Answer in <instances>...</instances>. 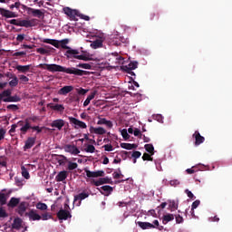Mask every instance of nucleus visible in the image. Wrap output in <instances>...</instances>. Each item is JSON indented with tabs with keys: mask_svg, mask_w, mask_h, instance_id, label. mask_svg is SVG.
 <instances>
[{
	"mask_svg": "<svg viewBox=\"0 0 232 232\" xmlns=\"http://www.w3.org/2000/svg\"><path fill=\"white\" fill-rule=\"evenodd\" d=\"M40 68H44V70H47V72H51L54 73V72H62L63 73H69L70 75H78L79 77H82V75H86V71L77 69L75 67L66 68L63 65L55 64V63H44L40 64Z\"/></svg>",
	"mask_w": 232,
	"mask_h": 232,
	"instance_id": "1",
	"label": "nucleus"
},
{
	"mask_svg": "<svg viewBox=\"0 0 232 232\" xmlns=\"http://www.w3.org/2000/svg\"><path fill=\"white\" fill-rule=\"evenodd\" d=\"M21 102V97L14 95L12 96V90L6 89L0 92V102Z\"/></svg>",
	"mask_w": 232,
	"mask_h": 232,
	"instance_id": "2",
	"label": "nucleus"
},
{
	"mask_svg": "<svg viewBox=\"0 0 232 232\" xmlns=\"http://www.w3.org/2000/svg\"><path fill=\"white\" fill-rule=\"evenodd\" d=\"M38 120H39L38 116H31L26 118L24 126L20 128L21 135H26V133H28V130L32 128V124L30 123V121H32V122H37Z\"/></svg>",
	"mask_w": 232,
	"mask_h": 232,
	"instance_id": "3",
	"label": "nucleus"
},
{
	"mask_svg": "<svg viewBox=\"0 0 232 232\" xmlns=\"http://www.w3.org/2000/svg\"><path fill=\"white\" fill-rule=\"evenodd\" d=\"M23 8L24 10H26L28 15H33V17H38V19H41V17H44V13H43L41 9H34L26 5H23Z\"/></svg>",
	"mask_w": 232,
	"mask_h": 232,
	"instance_id": "4",
	"label": "nucleus"
},
{
	"mask_svg": "<svg viewBox=\"0 0 232 232\" xmlns=\"http://www.w3.org/2000/svg\"><path fill=\"white\" fill-rule=\"evenodd\" d=\"M63 12L71 21H78L77 17H79V14H80L78 10L72 9L70 7H64Z\"/></svg>",
	"mask_w": 232,
	"mask_h": 232,
	"instance_id": "5",
	"label": "nucleus"
},
{
	"mask_svg": "<svg viewBox=\"0 0 232 232\" xmlns=\"http://www.w3.org/2000/svg\"><path fill=\"white\" fill-rule=\"evenodd\" d=\"M69 122L71 124H74V128L76 130H79V128H81L82 130H86V128H88V126L86 125V123H84V121H81L77 118L69 117Z\"/></svg>",
	"mask_w": 232,
	"mask_h": 232,
	"instance_id": "6",
	"label": "nucleus"
},
{
	"mask_svg": "<svg viewBox=\"0 0 232 232\" xmlns=\"http://www.w3.org/2000/svg\"><path fill=\"white\" fill-rule=\"evenodd\" d=\"M63 150L65 153H70L71 155H79V153H81V150L77 149V146L72 144H65L63 146Z\"/></svg>",
	"mask_w": 232,
	"mask_h": 232,
	"instance_id": "7",
	"label": "nucleus"
},
{
	"mask_svg": "<svg viewBox=\"0 0 232 232\" xmlns=\"http://www.w3.org/2000/svg\"><path fill=\"white\" fill-rule=\"evenodd\" d=\"M64 124H66L64 120L58 119V120L53 121L50 123V126H51V128H56V130H58V131H61V130H63V128H64Z\"/></svg>",
	"mask_w": 232,
	"mask_h": 232,
	"instance_id": "8",
	"label": "nucleus"
},
{
	"mask_svg": "<svg viewBox=\"0 0 232 232\" xmlns=\"http://www.w3.org/2000/svg\"><path fill=\"white\" fill-rule=\"evenodd\" d=\"M57 218L59 220H68V218H72V214L70 211L62 208L57 212Z\"/></svg>",
	"mask_w": 232,
	"mask_h": 232,
	"instance_id": "9",
	"label": "nucleus"
},
{
	"mask_svg": "<svg viewBox=\"0 0 232 232\" xmlns=\"http://www.w3.org/2000/svg\"><path fill=\"white\" fill-rule=\"evenodd\" d=\"M85 173L89 179H97L99 177H104V170L92 171L85 169Z\"/></svg>",
	"mask_w": 232,
	"mask_h": 232,
	"instance_id": "10",
	"label": "nucleus"
},
{
	"mask_svg": "<svg viewBox=\"0 0 232 232\" xmlns=\"http://www.w3.org/2000/svg\"><path fill=\"white\" fill-rule=\"evenodd\" d=\"M192 137L193 139H195V146H200V144H203L204 140H206V138L200 135V132H198V130H196Z\"/></svg>",
	"mask_w": 232,
	"mask_h": 232,
	"instance_id": "11",
	"label": "nucleus"
},
{
	"mask_svg": "<svg viewBox=\"0 0 232 232\" xmlns=\"http://www.w3.org/2000/svg\"><path fill=\"white\" fill-rule=\"evenodd\" d=\"M64 55L65 57H67V59H75V57L79 55V50L72 49V47H69L65 52Z\"/></svg>",
	"mask_w": 232,
	"mask_h": 232,
	"instance_id": "12",
	"label": "nucleus"
},
{
	"mask_svg": "<svg viewBox=\"0 0 232 232\" xmlns=\"http://www.w3.org/2000/svg\"><path fill=\"white\" fill-rule=\"evenodd\" d=\"M92 184L94 186H102V184H113V181L111 179L106 177V178H100L98 180H93Z\"/></svg>",
	"mask_w": 232,
	"mask_h": 232,
	"instance_id": "13",
	"label": "nucleus"
},
{
	"mask_svg": "<svg viewBox=\"0 0 232 232\" xmlns=\"http://www.w3.org/2000/svg\"><path fill=\"white\" fill-rule=\"evenodd\" d=\"M36 21V19L20 20L19 26H24V28H32V26H35Z\"/></svg>",
	"mask_w": 232,
	"mask_h": 232,
	"instance_id": "14",
	"label": "nucleus"
},
{
	"mask_svg": "<svg viewBox=\"0 0 232 232\" xmlns=\"http://www.w3.org/2000/svg\"><path fill=\"white\" fill-rule=\"evenodd\" d=\"M0 15H2V17H5L6 19H10L12 17H16L17 16L15 14V13H14L10 10H6L3 7H0Z\"/></svg>",
	"mask_w": 232,
	"mask_h": 232,
	"instance_id": "15",
	"label": "nucleus"
},
{
	"mask_svg": "<svg viewBox=\"0 0 232 232\" xmlns=\"http://www.w3.org/2000/svg\"><path fill=\"white\" fill-rule=\"evenodd\" d=\"M27 208H28V203H26V201H22L18 205V208L16 209L18 215H20V217H23V215H24V213L26 212Z\"/></svg>",
	"mask_w": 232,
	"mask_h": 232,
	"instance_id": "16",
	"label": "nucleus"
},
{
	"mask_svg": "<svg viewBox=\"0 0 232 232\" xmlns=\"http://www.w3.org/2000/svg\"><path fill=\"white\" fill-rule=\"evenodd\" d=\"M90 133H95V135H104V133H106V130L104 128L102 127H93L91 126L89 129Z\"/></svg>",
	"mask_w": 232,
	"mask_h": 232,
	"instance_id": "17",
	"label": "nucleus"
},
{
	"mask_svg": "<svg viewBox=\"0 0 232 232\" xmlns=\"http://www.w3.org/2000/svg\"><path fill=\"white\" fill-rule=\"evenodd\" d=\"M34 144H35V138L29 137L25 140V144L24 146V150L26 151V150H32V148H34Z\"/></svg>",
	"mask_w": 232,
	"mask_h": 232,
	"instance_id": "18",
	"label": "nucleus"
},
{
	"mask_svg": "<svg viewBox=\"0 0 232 232\" xmlns=\"http://www.w3.org/2000/svg\"><path fill=\"white\" fill-rule=\"evenodd\" d=\"M88 197H90V192L84 190L80 194L74 196V202H77V200H79V204H81V201L84 200L85 198H88Z\"/></svg>",
	"mask_w": 232,
	"mask_h": 232,
	"instance_id": "19",
	"label": "nucleus"
},
{
	"mask_svg": "<svg viewBox=\"0 0 232 232\" xmlns=\"http://www.w3.org/2000/svg\"><path fill=\"white\" fill-rule=\"evenodd\" d=\"M97 124L99 126H102V124H104L110 130H111V128H113V122L111 121L106 120V118H99V121H97Z\"/></svg>",
	"mask_w": 232,
	"mask_h": 232,
	"instance_id": "20",
	"label": "nucleus"
},
{
	"mask_svg": "<svg viewBox=\"0 0 232 232\" xmlns=\"http://www.w3.org/2000/svg\"><path fill=\"white\" fill-rule=\"evenodd\" d=\"M25 215L29 218V220H41L42 217L41 215L37 214L35 210H30L28 213H25Z\"/></svg>",
	"mask_w": 232,
	"mask_h": 232,
	"instance_id": "21",
	"label": "nucleus"
},
{
	"mask_svg": "<svg viewBox=\"0 0 232 232\" xmlns=\"http://www.w3.org/2000/svg\"><path fill=\"white\" fill-rule=\"evenodd\" d=\"M68 179V171L63 170L60 171L57 176L55 177L56 182H63Z\"/></svg>",
	"mask_w": 232,
	"mask_h": 232,
	"instance_id": "22",
	"label": "nucleus"
},
{
	"mask_svg": "<svg viewBox=\"0 0 232 232\" xmlns=\"http://www.w3.org/2000/svg\"><path fill=\"white\" fill-rule=\"evenodd\" d=\"M70 92H73V86L66 85V86H63V88H61L58 91V93H59V95H68V93H70Z\"/></svg>",
	"mask_w": 232,
	"mask_h": 232,
	"instance_id": "23",
	"label": "nucleus"
},
{
	"mask_svg": "<svg viewBox=\"0 0 232 232\" xmlns=\"http://www.w3.org/2000/svg\"><path fill=\"white\" fill-rule=\"evenodd\" d=\"M137 225L142 229H155V226L150 222L138 221Z\"/></svg>",
	"mask_w": 232,
	"mask_h": 232,
	"instance_id": "24",
	"label": "nucleus"
},
{
	"mask_svg": "<svg viewBox=\"0 0 232 232\" xmlns=\"http://www.w3.org/2000/svg\"><path fill=\"white\" fill-rule=\"evenodd\" d=\"M138 66H139L138 62H130L128 65L123 66V70L125 72H131L133 70H137Z\"/></svg>",
	"mask_w": 232,
	"mask_h": 232,
	"instance_id": "25",
	"label": "nucleus"
},
{
	"mask_svg": "<svg viewBox=\"0 0 232 232\" xmlns=\"http://www.w3.org/2000/svg\"><path fill=\"white\" fill-rule=\"evenodd\" d=\"M43 43H45L46 44H52V46H54V48H61L59 40L46 38L44 39Z\"/></svg>",
	"mask_w": 232,
	"mask_h": 232,
	"instance_id": "26",
	"label": "nucleus"
},
{
	"mask_svg": "<svg viewBox=\"0 0 232 232\" xmlns=\"http://www.w3.org/2000/svg\"><path fill=\"white\" fill-rule=\"evenodd\" d=\"M101 189L104 192H101L102 195H105V197H109V195H111L113 193V188L110 185H105L101 187Z\"/></svg>",
	"mask_w": 232,
	"mask_h": 232,
	"instance_id": "27",
	"label": "nucleus"
},
{
	"mask_svg": "<svg viewBox=\"0 0 232 232\" xmlns=\"http://www.w3.org/2000/svg\"><path fill=\"white\" fill-rule=\"evenodd\" d=\"M22 226H23V219H21V218H16L14 219L12 224L13 229H21Z\"/></svg>",
	"mask_w": 232,
	"mask_h": 232,
	"instance_id": "28",
	"label": "nucleus"
},
{
	"mask_svg": "<svg viewBox=\"0 0 232 232\" xmlns=\"http://www.w3.org/2000/svg\"><path fill=\"white\" fill-rule=\"evenodd\" d=\"M47 106L51 108V110H53L54 111H60V112L64 111V105L63 104L53 105V103H49Z\"/></svg>",
	"mask_w": 232,
	"mask_h": 232,
	"instance_id": "29",
	"label": "nucleus"
},
{
	"mask_svg": "<svg viewBox=\"0 0 232 232\" xmlns=\"http://www.w3.org/2000/svg\"><path fill=\"white\" fill-rule=\"evenodd\" d=\"M20 202H21V199L19 198H11L7 206L8 208H17Z\"/></svg>",
	"mask_w": 232,
	"mask_h": 232,
	"instance_id": "30",
	"label": "nucleus"
},
{
	"mask_svg": "<svg viewBox=\"0 0 232 232\" xmlns=\"http://www.w3.org/2000/svg\"><path fill=\"white\" fill-rule=\"evenodd\" d=\"M175 220V215L173 214H166L162 218V224L166 225L168 222H171Z\"/></svg>",
	"mask_w": 232,
	"mask_h": 232,
	"instance_id": "31",
	"label": "nucleus"
},
{
	"mask_svg": "<svg viewBox=\"0 0 232 232\" xmlns=\"http://www.w3.org/2000/svg\"><path fill=\"white\" fill-rule=\"evenodd\" d=\"M16 70L21 73H26L30 72L31 65H16Z\"/></svg>",
	"mask_w": 232,
	"mask_h": 232,
	"instance_id": "32",
	"label": "nucleus"
},
{
	"mask_svg": "<svg viewBox=\"0 0 232 232\" xmlns=\"http://www.w3.org/2000/svg\"><path fill=\"white\" fill-rule=\"evenodd\" d=\"M121 148L123 150H137V144L135 143H121Z\"/></svg>",
	"mask_w": 232,
	"mask_h": 232,
	"instance_id": "33",
	"label": "nucleus"
},
{
	"mask_svg": "<svg viewBox=\"0 0 232 232\" xmlns=\"http://www.w3.org/2000/svg\"><path fill=\"white\" fill-rule=\"evenodd\" d=\"M145 150L150 155H155V147H153V144H145Z\"/></svg>",
	"mask_w": 232,
	"mask_h": 232,
	"instance_id": "34",
	"label": "nucleus"
},
{
	"mask_svg": "<svg viewBox=\"0 0 232 232\" xmlns=\"http://www.w3.org/2000/svg\"><path fill=\"white\" fill-rule=\"evenodd\" d=\"M200 206V200L197 199L195 200L191 205V215L192 217H195V209L198 208V207Z\"/></svg>",
	"mask_w": 232,
	"mask_h": 232,
	"instance_id": "35",
	"label": "nucleus"
},
{
	"mask_svg": "<svg viewBox=\"0 0 232 232\" xmlns=\"http://www.w3.org/2000/svg\"><path fill=\"white\" fill-rule=\"evenodd\" d=\"M169 208L171 211H175V209H179V203L175 200H170L169 202Z\"/></svg>",
	"mask_w": 232,
	"mask_h": 232,
	"instance_id": "36",
	"label": "nucleus"
},
{
	"mask_svg": "<svg viewBox=\"0 0 232 232\" xmlns=\"http://www.w3.org/2000/svg\"><path fill=\"white\" fill-rule=\"evenodd\" d=\"M92 99H95V92H92L84 101L83 106L86 107L90 102L92 101Z\"/></svg>",
	"mask_w": 232,
	"mask_h": 232,
	"instance_id": "37",
	"label": "nucleus"
},
{
	"mask_svg": "<svg viewBox=\"0 0 232 232\" xmlns=\"http://www.w3.org/2000/svg\"><path fill=\"white\" fill-rule=\"evenodd\" d=\"M59 43H60L61 48H63V50H68L70 48V46L66 45V44H68V43H70V40L63 39V40L59 41Z\"/></svg>",
	"mask_w": 232,
	"mask_h": 232,
	"instance_id": "38",
	"label": "nucleus"
},
{
	"mask_svg": "<svg viewBox=\"0 0 232 232\" xmlns=\"http://www.w3.org/2000/svg\"><path fill=\"white\" fill-rule=\"evenodd\" d=\"M79 165L77 163L72 161H68L67 169L69 171H73V169H77Z\"/></svg>",
	"mask_w": 232,
	"mask_h": 232,
	"instance_id": "39",
	"label": "nucleus"
},
{
	"mask_svg": "<svg viewBox=\"0 0 232 232\" xmlns=\"http://www.w3.org/2000/svg\"><path fill=\"white\" fill-rule=\"evenodd\" d=\"M21 169L22 176L24 177V179H26V180H28V179H30V173L28 172V169H26L24 166H22Z\"/></svg>",
	"mask_w": 232,
	"mask_h": 232,
	"instance_id": "40",
	"label": "nucleus"
},
{
	"mask_svg": "<svg viewBox=\"0 0 232 232\" xmlns=\"http://www.w3.org/2000/svg\"><path fill=\"white\" fill-rule=\"evenodd\" d=\"M36 209H40V211H46V209H48V205L39 202L36 204Z\"/></svg>",
	"mask_w": 232,
	"mask_h": 232,
	"instance_id": "41",
	"label": "nucleus"
},
{
	"mask_svg": "<svg viewBox=\"0 0 232 232\" xmlns=\"http://www.w3.org/2000/svg\"><path fill=\"white\" fill-rule=\"evenodd\" d=\"M17 84H19V80L17 79V76H14L13 80L9 82V86H11V88H15Z\"/></svg>",
	"mask_w": 232,
	"mask_h": 232,
	"instance_id": "42",
	"label": "nucleus"
},
{
	"mask_svg": "<svg viewBox=\"0 0 232 232\" xmlns=\"http://www.w3.org/2000/svg\"><path fill=\"white\" fill-rule=\"evenodd\" d=\"M121 137L124 139V140H129L130 139V134H128V130L123 129L121 130Z\"/></svg>",
	"mask_w": 232,
	"mask_h": 232,
	"instance_id": "43",
	"label": "nucleus"
},
{
	"mask_svg": "<svg viewBox=\"0 0 232 232\" xmlns=\"http://www.w3.org/2000/svg\"><path fill=\"white\" fill-rule=\"evenodd\" d=\"M6 194L5 193H0V204L1 206H5V204H6Z\"/></svg>",
	"mask_w": 232,
	"mask_h": 232,
	"instance_id": "44",
	"label": "nucleus"
},
{
	"mask_svg": "<svg viewBox=\"0 0 232 232\" xmlns=\"http://www.w3.org/2000/svg\"><path fill=\"white\" fill-rule=\"evenodd\" d=\"M78 68H83V70H92V64L90 63H79Z\"/></svg>",
	"mask_w": 232,
	"mask_h": 232,
	"instance_id": "45",
	"label": "nucleus"
},
{
	"mask_svg": "<svg viewBox=\"0 0 232 232\" xmlns=\"http://www.w3.org/2000/svg\"><path fill=\"white\" fill-rule=\"evenodd\" d=\"M36 52L37 53H41V55H46V53H50V51L43 47L36 49Z\"/></svg>",
	"mask_w": 232,
	"mask_h": 232,
	"instance_id": "46",
	"label": "nucleus"
},
{
	"mask_svg": "<svg viewBox=\"0 0 232 232\" xmlns=\"http://www.w3.org/2000/svg\"><path fill=\"white\" fill-rule=\"evenodd\" d=\"M93 48H102V40H96L92 43Z\"/></svg>",
	"mask_w": 232,
	"mask_h": 232,
	"instance_id": "47",
	"label": "nucleus"
},
{
	"mask_svg": "<svg viewBox=\"0 0 232 232\" xmlns=\"http://www.w3.org/2000/svg\"><path fill=\"white\" fill-rule=\"evenodd\" d=\"M86 153H95V146L93 145H87V148L84 150Z\"/></svg>",
	"mask_w": 232,
	"mask_h": 232,
	"instance_id": "48",
	"label": "nucleus"
},
{
	"mask_svg": "<svg viewBox=\"0 0 232 232\" xmlns=\"http://www.w3.org/2000/svg\"><path fill=\"white\" fill-rule=\"evenodd\" d=\"M60 157L62 158V160H58V164L60 166H64V164H66V161H68V158H66V156L64 155H61Z\"/></svg>",
	"mask_w": 232,
	"mask_h": 232,
	"instance_id": "49",
	"label": "nucleus"
},
{
	"mask_svg": "<svg viewBox=\"0 0 232 232\" xmlns=\"http://www.w3.org/2000/svg\"><path fill=\"white\" fill-rule=\"evenodd\" d=\"M142 160H150V162H153V158L151 157V154L145 152L142 156Z\"/></svg>",
	"mask_w": 232,
	"mask_h": 232,
	"instance_id": "50",
	"label": "nucleus"
},
{
	"mask_svg": "<svg viewBox=\"0 0 232 232\" xmlns=\"http://www.w3.org/2000/svg\"><path fill=\"white\" fill-rule=\"evenodd\" d=\"M198 166H193L191 169H187L186 171L188 173V175H193V173H196V171H198V169H197Z\"/></svg>",
	"mask_w": 232,
	"mask_h": 232,
	"instance_id": "51",
	"label": "nucleus"
},
{
	"mask_svg": "<svg viewBox=\"0 0 232 232\" xmlns=\"http://www.w3.org/2000/svg\"><path fill=\"white\" fill-rule=\"evenodd\" d=\"M174 218L176 219L177 224H182V222H184V218H182L179 214L174 215Z\"/></svg>",
	"mask_w": 232,
	"mask_h": 232,
	"instance_id": "52",
	"label": "nucleus"
},
{
	"mask_svg": "<svg viewBox=\"0 0 232 232\" xmlns=\"http://www.w3.org/2000/svg\"><path fill=\"white\" fill-rule=\"evenodd\" d=\"M112 177L113 179H121V177H124V175H122L121 169H118V172H113Z\"/></svg>",
	"mask_w": 232,
	"mask_h": 232,
	"instance_id": "53",
	"label": "nucleus"
},
{
	"mask_svg": "<svg viewBox=\"0 0 232 232\" xmlns=\"http://www.w3.org/2000/svg\"><path fill=\"white\" fill-rule=\"evenodd\" d=\"M140 155H142V153L139 150H134L131 154L132 159H140Z\"/></svg>",
	"mask_w": 232,
	"mask_h": 232,
	"instance_id": "54",
	"label": "nucleus"
},
{
	"mask_svg": "<svg viewBox=\"0 0 232 232\" xmlns=\"http://www.w3.org/2000/svg\"><path fill=\"white\" fill-rule=\"evenodd\" d=\"M76 92L78 95H86V93H88V90L82 88L76 89Z\"/></svg>",
	"mask_w": 232,
	"mask_h": 232,
	"instance_id": "55",
	"label": "nucleus"
},
{
	"mask_svg": "<svg viewBox=\"0 0 232 232\" xmlns=\"http://www.w3.org/2000/svg\"><path fill=\"white\" fill-rule=\"evenodd\" d=\"M44 128V127L31 126L30 130H34V131H37V133H42Z\"/></svg>",
	"mask_w": 232,
	"mask_h": 232,
	"instance_id": "56",
	"label": "nucleus"
},
{
	"mask_svg": "<svg viewBox=\"0 0 232 232\" xmlns=\"http://www.w3.org/2000/svg\"><path fill=\"white\" fill-rule=\"evenodd\" d=\"M6 217H8L6 210L0 208V218H6Z\"/></svg>",
	"mask_w": 232,
	"mask_h": 232,
	"instance_id": "57",
	"label": "nucleus"
},
{
	"mask_svg": "<svg viewBox=\"0 0 232 232\" xmlns=\"http://www.w3.org/2000/svg\"><path fill=\"white\" fill-rule=\"evenodd\" d=\"M102 148H104L105 151H113V145L112 144L103 145Z\"/></svg>",
	"mask_w": 232,
	"mask_h": 232,
	"instance_id": "58",
	"label": "nucleus"
},
{
	"mask_svg": "<svg viewBox=\"0 0 232 232\" xmlns=\"http://www.w3.org/2000/svg\"><path fill=\"white\" fill-rule=\"evenodd\" d=\"M134 137H139V139H142V133L140 132V130L135 129L133 132Z\"/></svg>",
	"mask_w": 232,
	"mask_h": 232,
	"instance_id": "59",
	"label": "nucleus"
},
{
	"mask_svg": "<svg viewBox=\"0 0 232 232\" xmlns=\"http://www.w3.org/2000/svg\"><path fill=\"white\" fill-rule=\"evenodd\" d=\"M7 110H13V111H17V110H19V107L15 104H10L7 105Z\"/></svg>",
	"mask_w": 232,
	"mask_h": 232,
	"instance_id": "60",
	"label": "nucleus"
},
{
	"mask_svg": "<svg viewBox=\"0 0 232 232\" xmlns=\"http://www.w3.org/2000/svg\"><path fill=\"white\" fill-rule=\"evenodd\" d=\"M19 79L20 81H22V82H28V81H30V79L27 76L23 74L19 76Z\"/></svg>",
	"mask_w": 232,
	"mask_h": 232,
	"instance_id": "61",
	"label": "nucleus"
},
{
	"mask_svg": "<svg viewBox=\"0 0 232 232\" xmlns=\"http://www.w3.org/2000/svg\"><path fill=\"white\" fill-rule=\"evenodd\" d=\"M159 16H160L159 13H151L150 14V21H153L155 19H159Z\"/></svg>",
	"mask_w": 232,
	"mask_h": 232,
	"instance_id": "62",
	"label": "nucleus"
},
{
	"mask_svg": "<svg viewBox=\"0 0 232 232\" xmlns=\"http://www.w3.org/2000/svg\"><path fill=\"white\" fill-rule=\"evenodd\" d=\"M10 24H14V26H19L20 20L12 19L9 21Z\"/></svg>",
	"mask_w": 232,
	"mask_h": 232,
	"instance_id": "63",
	"label": "nucleus"
},
{
	"mask_svg": "<svg viewBox=\"0 0 232 232\" xmlns=\"http://www.w3.org/2000/svg\"><path fill=\"white\" fill-rule=\"evenodd\" d=\"M50 218H52V216L49 215L48 213H44L42 215V220H48Z\"/></svg>",
	"mask_w": 232,
	"mask_h": 232,
	"instance_id": "64",
	"label": "nucleus"
}]
</instances>
